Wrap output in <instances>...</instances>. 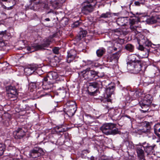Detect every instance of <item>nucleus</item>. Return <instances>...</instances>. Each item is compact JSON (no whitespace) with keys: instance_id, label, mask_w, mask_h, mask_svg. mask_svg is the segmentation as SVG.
<instances>
[{"instance_id":"nucleus-63","label":"nucleus","mask_w":160,"mask_h":160,"mask_svg":"<svg viewBox=\"0 0 160 160\" xmlns=\"http://www.w3.org/2000/svg\"><path fill=\"white\" fill-rule=\"evenodd\" d=\"M12 6H10V7H9L8 8V9H9V8H10V9H12Z\"/></svg>"},{"instance_id":"nucleus-49","label":"nucleus","mask_w":160,"mask_h":160,"mask_svg":"<svg viewBox=\"0 0 160 160\" xmlns=\"http://www.w3.org/2000/svg\"><path fill=\"white\" fill-rule=\"evenodd\" d=\"M8 150L9 151H12L15 149V148L14 146L9 145L7 148Z\"/></svg>"},{"instance_id":"nucleus-18","label":"nucleus","mask_w":160,"mask_h":160,"mask_svg":"<svg viewBox=\"0 0 160 160\" xmlns=\"http://www.w3.org/2000/svg\"><path fill=\"white\" fill-rule=\"evenodd\" d=\"M58 77L57 73L55 72H49L46 77L45 78L48 79L51 82L55 83L56 82V79H57Z\"/></svg>"},{"instance_id":"nucleus-34","label":"nucleus","mask_w":160,"mask_h":160,"mask_svg":"<svg viewBox=\"0 0 160 160\" xmlns=\"http://www.w3.org/2000/svg\"><path fill=\"white\" fill-rule=\"evenodd\" d=\"M38 98H40L46 96H49V94L48 92H45L43 91H38L37 94Z\"/></svg>"},{"instance_id":"nucleus-46","label":"nucleus","mask_w":160,"mask_h":160,"mask_svg":"<svg viewBox=\"0 0 160 160\" xmlns=\"http://www.w3.org/2000/svg\"><path fill=\"white\" fill-rule=\"evenodd\" d=\"M59 48L58 47H55L52 49L53 52L55 54H57L59 53Z\"/></svg>"},{"instance_id":"nucleus-64","label":"nucleus","mask_w":160,"mask_h":160,"mask_svg":"<svg viewBox=\"0 0 160 160\" xmlns=\"http://www.w3.org/2000/svg\"><path fill=\"white\" fill-rule=\"evenodd\" d=\"M136 14L137 15H141V13H138L137 12Z\"/></svg>"},{"instance_id":"nucleus-38","label":"nucleus","mask_w":160,"mask_h":160,"mask_svg":"<svg viewBox=\"0 0 160 160\" xmlns=\"http://www.w3.org/2000/svg\"><path fill=\"white\" fill-rule=\"evenodd\" d=\"M6 149L5 145L3 143H0V156L2 155Z\"/></svg>"},{"instance_id":"nucleus-50","label":"nucleus","mask_w":160,"mask_h":160,"mask_svg":"<svg viewBox=\"0 0 160 160\" xmlns=\"http://www.w3.org/2000/svg\"><path fill=\"white\" fill-rule=\"evenodd\" d=\"M35 84L36 86V88H39V87L41 86V83L38 82H37V80L36 81Z\"/></svg>"},{"instance_id":"nucleus-7","label":"nucleus","mask_w":160,"mask_h":160,"mask_svg":"<svg viewBox=\"0 0 160 160\" xmlns=\"http://www.w3.org/2000/svg\"><path fill=\"white\" fill-rule=\"evenodd\" d=\"M44 154L43 149L39 147H35L29 152V155L30 157L37 159V158Z\"/></svg>"},{"instance_id":"nucleus-8","label":"nucleus","mask_w":160,"mask_h":160,"mask_svg":"<svg viewBox=\"0 0 160 160\" xmlns=\"http://www.w3.org/2000/svg\"><path fill=\"white\" fill-rule=\"evenodd\" d=\"M134 31L135 33H136V37L140 39V44H143L144 46L148 47L151 46L152 44L147 38H145L143 35L141 33L139 32L138 31Z\"/></svg>"},{"instance_id":"nucleus-42","label":"nucleus","mask_w":160,"mask_h":160,"mask_svg":"<svg viewBox=\"0 0 160 160\" xmlns=\"http://www.w3.org/2000/svg\"><path fill=\"white\" fill-rule=\"evenodd\" d=\"M140 39L138 38V43L139 44L138 49L141 51H143L144 49V48L143 47V46H144V45H143V44H140Z\"/></svg>"},{"instance_id":"nucleus-25","label":"nucleus","mask_w":160,"mask_h":160,"mask_svg":"<svg viewBox=\"0 0 160 160\" xmlns=\"http://www.w3.org/2000/svg\"><path fill=\"white\" fill-rule=\"evenodd\" d=\"M143 125L144 126L143 128L141 130L142 132L144 133L150 132L151 126L149 122H145L143 123Z\"/></svg>"},{"instance_id":"nucleus-27","label":"nucleus","mask_w":160,"mask_h":160,"mask_svg":"<svg viewBox=\"0 0 160 160\" xmlns=\"http://www.w3.org/2000/svg\"><path fill=\"white\" fill-rule=\"evenodd\" d=\"M87 33V31H80L77 36V39L80 40L82 38L85 37Z\"/></svg>"},{"instance_id":"nucleus-4","label":"nucleus","mask_w":160,"mask_h":160,"mask_svg":"<svg viewBox=\"0 0 160 160\" xmlns=\"http://www.w3.org/2000/svg\"><path fill=\"white\" fill-rule=\"evenodd\" d=\"M97 3L96 0H86L83 3L82 12L85 14H87L93 11Z\"/></svg>"},{"instance_id":"nucleus-14","label":"nucleus","mask_w":160,"mask_h":160,"mask_svg":"<svg viewBox=\"0 0 160 160\" xmlns=\"http://www.w3.org/2000/svg\"><path fill=\"white\" fill-rule=\"evenodd\" d=\"M68 55L66 57V62L69 63L72 62L76 57L77 52L74 49H71L67 52Z\"/></svg>"},{"instance_id":"nucleus-12","label":"nucleus","mask_w":160,"mask_h":160,"mask_svg":"<svg viewBox=\"0 0 160 160\" xmlns=\"http://www.w3.org/2000/svg\"><path fill=\"white\" fill-rule=\"evenodd\" d=\"M143 146L142 143H140L137 145L136 151L138 158L140 160H145V159L144 152L142 149Z\"/></svg>"},{"instance_id":"nucleus-57","label":"nucleus","mask_w":160,"mask_h":160,"mask_svg":"<svg viewBox=\"0 0 160 160\" xmlns=\"http://www.w3.org/2000/svg\"><path fill=\"white\" fill-rule=\"evenodd\" d=\"M139 2H140L142 4H143L145 2L144 0H138Z\"/></svg>"},{"instance_id":"nucleus-24","label":"nucleus","mask_w":160,"mask_h":160,"mask_svg":"<svg viewBox=\"0 0 160 160\" xmlns=\"http://www.w3.org/2000/svg\"><path fill=\"white\" fill-rule=\"evenodd\" d=\"M159 19L160 20V18L158 16H153L151 18L147 19L146 22L149 24H152L158 22H160L159 21Z\"/></svg>"},{"instance_id":"nucleus-31","label":"nucleus","mask_w":160,"mask_h":160,"mask_svg":"<svg viewBox=\"0 0 160 160\" xmlns=\"http://www.w3.org/2000/svg\"><path fill=\"white\" fill-rule=\"evenodd\" d=\"M28 80L30 83L35 82L37 80V76L34 74H32L28 77Z\"/></svg>"},{"instance_id":"nucleus-29","label":"nucleus","mask_w":160,"mask_h":160,"mask_svg":"<svg viewBox=\"0 0 160 160\" xmlns=\"http://www.w3.org/2000/svg\"><path fill=\"white\" fill-rule=\"evenodd\" d=\"M51 4L54 9H57L61 6V4L60 3L59 0H51Z\"/></svg>"},{"instance_id":"nucleus-39","label":"nucleus","mask_w":160,"mask_h":160,"mask_svg":"<svg viewBox=\"0 0 160 160\" xmlns=\"http://www.w3.org/2000/svg\"><path fill=\"white\" fill-rule=\"evenodd\" d=\"M66 107H72L74 106H75L77 107V105L75 102L74 101H68L66 104Z\"/></svg>"},{"instance_id":"nucleus-11","label":"nucleus","mask_w":160,"mask_h":160,"mask_svg":"<svg viewBox=\"0 0 160 160\" xmlns=\"http://www.w3.org/2000/svg\"><path fill=\"white\" fill-rule=\"evenodd\" d=\"M42 83V88L44 90H50V92L53 89V88H54L53 84L54 83L49 80H48V79L45 77L43 78Z\"/></svg>"},{"instance_id":"nucleus-30","label":"nucleus","mask_w":160,"mask_h":160,"mask_svg":"<svg viewBox=\"0 0 160 160\" xmlns=\"http://www.w3.org/2000/svg\"><path fill=\"white\" fill-rule=\"evenodd\" d=\"M105 52V49L103 48H101L97 50L96 54L98 57H101L103 56Z\"/></svg>"},{"instance_id":"nucleus-16","label":"nucleus","mask_w":160,"mask_h":160,"mask_svg":"<svg viewBox=\"0 0 160 160\" xmlns=\"http://www.w3.org/2000/svg\"><path fill=\"white\" fill-rule=\"evenodd\" d=\"M142 66L141 62L140 61L134 62L129 69L133 71L135 73H138L141 70Z\"/></svg>"},{"instance_id":"nucleus-51","label":"nucleus","mask_w":160,"mask_h":160,"mask_svg":"<svg viewBox=\"0 0 160 160\" xmlns=\"http://www.w3.org/2000/svg\"><path fill=\"white\" fill-rule=\"evenodd\" d=\"M90 151L88 149L83 150L82 152V154H84L88 153Z\"/></svg>"},{"instance_id":"nucleus-26","label":"nucleus","mask_w":160,"mask_h":160,"mask_svg":"<svg viewBox=\"0 0 160 160\" xmlns=\"http://www.w3.org/2000/svg\"><path fill=\"white\" fill-rule=\"evenodd\" d=\"M40 46H38V44H35L31 46H28L27 47V50L31 52H33L35 51L39 50V48Z\"/></svg>"},{"instance_id":"nucleus-59","label":"nucleus","mask_w":160,"mask_h":160,"mask_svg":"<svg viewBox=\"0 0 160 160\" xmlns=\"http://www.w3.org/2000/svg\"><path fill=\"white\" fill-rule=\"evenodd\" d=\"M49 136H47V138L48 137V138H51V137L52 136V132H50V133H49V134H48Z\"/></svg>"},{"instance_id":"nucleus-41","label":"nucleus","mask_w":160,"mask_h":160,"mask_svg":"<svg viewBox=\"0 0 160 160\" xmlns=\"http://www.w3.org/2000/svg\"><path fill=\"white\" fill-rule=\"evenodd\" d=\"M115 32L118 33L121 35H123V36H125L127 33L128 32L126 31H114Z\"/></svg>"},{"instance_id":"nucleus-22","label":"nucleus","mask_w":160,"mask_h":160,"mask_svg":"<svg viewBox=\"0 0 160 160\" xmlns=\"http://www.w3.org/2000/svg\"><path fill=\"white\" fill-rule=\"evenodd\" d=\"M38 68L37 66L36 65H30L24 69V71L27 75H30L35 71Z\"/></svg>"},{"instance_id":"nucleus-17","label":"nucleus","mask_w":160,"mask_h":160,"mask_svg":"<svg viewBox=\"0 0 160 160\" xmlns=\"http://www.w3.org/2000/svg\"><path fill=\"white\" fill-rule=\"evenodd\" d=\"M77 107L74 106L72 107H66L64 108L65 112L69 117H71L74 115L77 109Z\"/></svg>"},{"instance_id":"nucleus-52","label":"nucleus","mask_w":160,"mask_h":160,"mask_svg":"<svg viewBox=\"0 0 160 160\" xmlns=\"http://www.w3.org/2000/svg\"><path fill=\"white\" fill-rule=\"evenodd\" d=\"M90 160H100L99 158H95L93 156H92L90 158Z\"/></svg>"},{"instance_id":"nucleus-40","label":"nucleus","mask_w":160,"mask_h":160,"mask_svg":"<svg viewBox=\"0 0 160 160\" xmlns=\"http://www.w3.org/2000/svg\"><path fill=\"white\" fill-rule=\"evenodd\" d=\"M154 132L155 134L156 133V132H160V123H158L156 124L154 127Z\"/></svg>"},{"instance_id":"nucleus-10","label":"nucleus","mask_w":160,"mask_h":160,"mask_svg":"<svg viewBox=\"0 0 160 160\" xmlns=\"http://www.w3.org/2000/svg\"><path fill=\"white\" fill-rule=\"evenodd\" d=\"M133 17L135 18L132 19L130 22V28L132 30H137V29L141 28L140 25L138 23L140 22V18L135 16V14H133Z\"/></svg>"},{"instance_id":"nucleus-36","label":"nucleus","mask_w":160,"mask_h":160,"mask_svg":"<svg viewBox=\"0 0 160 160\" xmlns=\"http://www.w3.org/2000/svg\"><path fill=\"white\" fill-rule=\"evenodd\" d=\"M125 48L130 52H132L134 49V46L131 44H128L125 46Z\"/></svg>"},{"instance_id":"nucleus-53","label":"nucleus","mask_w":160,"mask_h":160,"mask_svg":"<svg viewBox=\"0 0 160 160\" xmlns=\"http://www.w3.org/2000/svg\"><path fill=\"white\" fill-rule=\"evenodd\" d=\"M124 117H126L130 119V120H131V117L127 115H122L121 117V118H124Z\"/></svg>"},{"instance_id":"nucleus-2","label":"nucleus","mask_w":160,"mask_h":160,"mask_svg":"<svg viewBox=\"0 0 160 160\" xmlns=\"http://www.w3.org/2000/svg\"><path fill=\"white\" fill-rule=\"evenodd\" d=\"M116 124L110 123L104 124L100 128L103 133L106 135H115L119 132L118 129L116 127Z\"/></svg>"},{"instance_id":"nucleus-45","label":"nucleus","mask_w":160,"mask_h":160,"mask_svg":"<svg viewBox=\"0 0 160 160\" xmlns=\"http://www.w3.org/2000/svg\"><path fill=\"white\" fill-rule=\"evenodd\" d=\"M96 31H90V33H92L93 34H98L100 35L101 34H102V33H103L104 32H102L101 31H98V32H96Z\"/></svg>"},{"instance_id":"nucleus-58","label":"nucleus","mask_w":160,"mask_h":160,"mask_svg":"<svg viewBox=\"0 0 160 160\" xmlns=\"http://www.w3.org/2000/svg\"><path fill=\"white\" fill-rule=\"evenodd\" d=\"M135 93L136 95L138 94V96H140V95H141L140 92L138 90H137L136 91Z\"/></svg>"},{"instance_id":"nucleus-20","label":"nucleus","mask_w":160,"mask_h":160,"mask_svg":"<svg viewBox=\"0 0 160 160\" xmlns=\"http://www.w3.org/2000/svg\"><path fill=\"white\" fill-rule=\"evenodd\" d=\"M102 86V82L99 80L96 82L90 83L88 86V88L91 89L92 88H94V89L98 90L99 88Z\"/></svg>"},{"instance_id":"nucleus-28","label":"nucleus","mask_w":160,"mask_h":160,"mask_svg":"<svg viewBox=\"0 0 160 160\" xmlns=\"http://www.w3.org/2000/svg\"><path fill=\"white\" fill-rule=\"evenodd\" d=\"M63 126H58L55 128V131L58 134H61V132H63L67 130V128H63Z\"/></svg>"},{"instance_id":"nucleus-33","label":"nucleus","mask_w":160,"mask_h":160,"mask_svg":"<svg viewBox=\"0 0 160 160\" xmlns=\"http://www.w3.org/2000/svg\"><path fill=\"white\" fill-rule=\"evenodd\" d=\"M119 57V53L117 52L112 54L110 55V61L112 62L114 60V61H118Z\"/></svg>"},{"instance_id":"nucleus-44","label":"nucleus","mask_w":160,"mask_h":160,"mask_svg":"<svg viewBox=\"0 0 160 160\" xmlns=\"http://www.w3.org/2000/svg\"><path fill=\"white\" fill-rule=\"evenodd\" d=\"M6 2L9 3H12V5H15L16 3V0H0V1Z\"/></svg>"},{"instance_id":"nucleus-55","label":"nucleus","mask_w":160,"mask_h":160,"mask_svg":"<svg viewBox=\"0 0 160 160\" xmlns=\"http://www.w3.org/2000/svg\"><path fill=\"white\" fill-rule=\"evenodd\" d=\"M50 19L49 18H46L44 20H43V22L42 24H44L45 22H49V21H50Z\"/></svg>"},{"instance_id":"nucleus-48","label":"nucleus","mask_w":160,"mask_h":160,"mask_svg":"<svg viewBox=\"0 0 160 160\" xmlns=\"http://www.w3.org/2000/svg\"><path fill=\"white\" fill-rule=\"evenodd\" d=\"M30 87H31V88H32L33 89H35L36 88V86L35 84V82L30 83Z\"/></svg>"},{"instance_id":"nucleus-15","label":"nucleus","mask_w":160,"mask_h":160,"mask_svg":"<svg viewBox=\"0 0 160 160\" xmlns=\"http://www.w3.org/2000/svg\"><path fill=\"white\" fill-rule=\"evenodd\" d=\"M143 148L144 150L148 155L150 154L151 153H152L154 151V148L156 145L153 144L151 145L148 143H147L146 142L142 143Z\"/></svg>"},{"instance_id":"nucleus-54","label":"nucleus","mask_w":160,"mask_h":160,"mask_svg":"<svg viewBox=\"0 0 160 160\" xmlns=\"http://www.w3.org/2000/svg\"><path fill=\"white\" fill-rule=\"evenodd\" d=\"M134 4L136 6H140V4H141V3L139 1H135L134 2Z\"/></svg>"},{"instance_id":"nucleus-19","label":"nucleus","mask_w":160,"mask_h":160,"mask_svg":"<svg viewBox=\"0 0 160 160\" xmlns=\"http://www.w3.org/2000/svg\"><path fill=\"white\" fill-rule=\"evenodd\" d=\"M115 88V85L113 83H109L106 86V93L108 97L114 93Z\"/></svg>"},{"instance_id":"nucleus-56","label":"nucleus","mask_w":160,"mask_h":160,"mask_svg":"<svg viewBox=\"0 0 160 160\" xmlns=\"http://www.w3.org/2000/svg\"><path fill=\"white\" fill-rule=\"evenodd\" d=\"M155 134L159 138H160V132H156V133Z\"/></svg>"},{"instance_id":"nucleus-35","label":"nucleus","mask_w":160,"mask_h":160,"mask_svg":"<svg viewBox=\"0 0 160 160\" xmlns=\"http://www.w3.org/2000/svg\"><path fill=\"white\" fill-rule=\"evenodd\" d=\"M111 12H107L106 13H102L100 16V18H108L111 17Z\"/></svg>"},{"instance_id":"nucleus-60","label":"nucleus","mask_w":160,"mask_h":160,"mask_svg":"<svg viewBox=\"0 0 160 160\" xmlns=\"http://www.w3.org/2000/svg\"><path fill=\"white\" fill-rule=\"evenodd\" d=\"M108 108H109V107L107 106H106L105 108V109H107V112L108 111Z\"/></svg>"},{"instance_id":"nucleus-1","label":"nucleus","mask_w":160,"mask_h":160,"mask_svg":"<svg viewBox=\"0 0 160 160\" xmlns=\"http://www.w3.org/2000/svg\"><path fill=\"white\" fill-rule=\"evenodd\" d=\"M29 2L30 4L29 5H27L25 6L26 10L30 9L36 11L38 9L37 6L38 5H39L41 8L47 10H48L49 8L47 0H30Z\"/></svg>"},{"instance_id":"nucleus-47","label":"nucleus","mask_w":160,"mask_h":160,"mask_svg":"<svg viewBox=\"0 0 160 160\" xmlns=\"http://www.w3.org/2000/svg\"><path fill=\"white\" fill-rule=\"evenodd\" d=\"M119 116L118 115H115L112 116V119L113 121H116L119 120Z\"/></svg>"},{"instance_id":"nucleus-9","label":"nucleus","mask_w":160,"mask_h":160,"mask_svg":"<svg viewBox=\"0 0 160 160\" xmlns=\"http://www.w3.org/2000/svg\"><path fill=\"white\" fill-rule=\"evenodd\" d=\"M57 33H55L52 35H50L48 38H45L43 40V42L41 44H38L40 46V50L45 49V48L49 47L53 41V38L55 37Z\"/></svg>"},{"instance_id":"nucleus-43","label":"nucleus","mask_w":160,"mask_h":160,"mask_svg":"<svg viewBox=\"0 0 160 160\" xmlns=\"http://www.w3.org/2000/svg\"><path fill=\"white\" fill-rule=\"evenodd\" d=\"M81 23L79 21H77L73 23L71 25V27L73 28H74L78 27Z\"/></svg>"},{"instance_id":"nucleus-3","label":"nucleus","mask_w":160,"mask_h":160,"mask_svg":"<svg viewBox=\"0 0 160 160\" xmlns=\"http://www.w3.org/2000/svg\"><path fill=\"white\" fill-rule=\"evenodd\" d=\"M99 72L94 70H91L90 68H87L81 72L82 76L85 79L91 81L96 80L99 77Z\"/></svg>"},{"instance_id":"nucleus-23","label":"nucleus","mask_w":160,"mask_h":160,"mask_svg":"<svg viewBox=\"0 0 160 160\" xmlns=\"http://www.w3.org/2000/svg\"><path fill=\"white\" fill-rule=\"evenodd\" d=\"M136 58H138V57L134 54L131 55L129 57L128 61L127 62L128 68H130V66H132L134 62H136L137 61H139L136 60Z\"/></svg>"},{"instance_id":"nucleus-62","label":"nucleus","mask_w":160,"mask_h":160,"mask_svg":"<svg viewBox=\"0 0 160 160\" xmlns=\"http://www.w3.org/2000/svg\"><path fill=\"white\" fill-rule=\"evenodd\" d=\"M83 61V62H85V64L84 65H86L88 64V63H87V61Z\"/></svg>"},{"instance_id":"nucleus-37","label":"nucleus","mask_w":160,"mask_h":160,"mask_svg":"<svg viewBox=\"0 0 160 160\" xmlns=\"http://www.w3.org/2000/svg\"><path fill=\"white\" fill-rule=\"evenodd\" d=\"M88 93L91 96H94L95 94L98 92V90L95 89L94 88H92V89H90L88 87Z\"/></svg>"},{"instance_id":"nucleus-32","label":"nucleus","mask_w":160,"mask_h":160,"mask_svg":"<svg viewBox=\"0 0 160 160\" xmlns=\"http://www.w3.org/2000/svg\"><path fill=\"white\" fill-rule=\"evenodd\" d=\"M118 24L121 26H124L126 25L125 18H119L117 20Z\"/></svg>"},{"instance_id":"nucleus-13","label":"nucleus","mask_w":160,"mask_h":160,"mask_svg":"<svg viewBox=\"0 0 160 160\" xmlns=\"http://www.w3.org/2000/svg\"><path fill=\"white\" fill-rule=\"evenodd\" d=\"M27 130L24 128H19L14 132L15 138L20 139L23 138L26 135Z\"/></svg>"},{"instance_id":"nucleus-6","label":"nucleus","mask_w":160,"mask_h":160,"mask_svg":"<svg viewBox=\"0 0 160 160\" xmlns=\"http://www.w3.org/2000/svg\"><path fill=\"white\" fill-rule=\"evenodd\" d=\"M6 96L11 101H14L18 97V93L15 86H8L6 88Z\"/></svg>"},{"instance_id":"nucleus-61","label":"nucleus","mask_w":160,"mask_h":160,"mask_svg":"<svg viewBox=\"0 0 160 160\" xmlns=\"http://www.w3.org/2000/svg\"><path fill=\"white\" fill-rule=\"evenodd\" d=\"M156 27H157L158 28V29H160V25H158L156 26Z\"/></svg>"},{"instance_id":"nucleus-5","label":"nucleus","mask_w":160,"mask_h":160,"mask_svg":"<svg viewBox=\"0 0 160 160\" xmlns=\"http://www.w3.org/2000/svg\"><path fill=\"white\" fill-rule=\"evenodd\" d=\"M152 98L151 95L149 94L145 96L143 99L139 102V104L142 109L141 110V112H146L149 109V106L152 102Z\"/></svg>"},{"instance_id":"nucleus-21","label":"nucleus","mask_w":160,"mask_h":160,"mask_svg":"<svg viewBox=\"0 0 160 160\" xmlns=\"http://www.w3.org/2000/svg\"><path fill=\"white\" fill-rule=\"evenodd\" d=\"M7 31H2L0 32V44L4 45V41L6 40L10 36V33H7Z\"/></svg>"}]
</instances>
